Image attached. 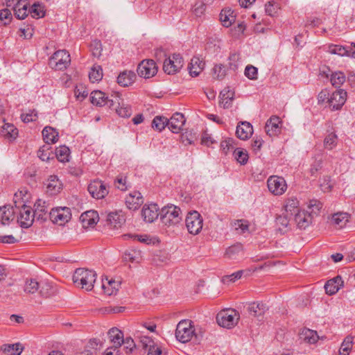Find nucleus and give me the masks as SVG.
<instances>
[{"instance_id": "1", "label": "nucleus", "mask_w": 355, "mask_h": 355, "mask_svg": "<svg viewBox=\"0 0 355 355\" xmlns=\"http://www.w3.org/2000/svg\"><path fill=\"white\" fill-rule=\"evenodd\" d=\"M96 273L93 270L78 268L73 275V283L86 291H91L96 282Z\"/></svg>"}, {"instance_id": "2", "label": "nucleus", "mask_w": 355, "mask_h": 355, "mask_svg": "<svg viewBox=\"0 0 355 355\" xmlns=\"http://www.w3.org/2000/svg\"><path fill=\"white\" fill-rule=\"evenodd\" d=\"M159 214L162 223L167 227L178 225L182 218L181 209L173 205L163 207Z\"/></svg>"}, {"instance_id": "3", "label": "nucleus", "mask_w": 355, "mask_h": 355, "mask_svg": "<svg viewBox=\"0 0 355 355\" xmlns=\"http://www.w3.org/2000/svg\"><path fill=\"white\" fill-rule=\"evenodd\" d=\"M121 96L119 93L114 94L109 98L107 96L101 91H93L90 94V101L93 105L102 107L107 105L113 107L115 104L120 105Z\"/></svg>"}, {"instance_id": "4", "label": "nucleus", "mask_w": 355, "mask_h": 355, "mask_svg": "<svg viewBox=\"0 0 355 355\" xmlns=\"http://www.w3.org/2000/svg\"><path fill=\"white\" fill-rule=\"evenodd\" d=\"M240 315L239 313L232 309L222 310L216 316L218 324L225 328L231 329L239 322Z\"/></svg>"}, {"instance_id": "5", "label": "nucleus", "mask_w": 355, "mask_h": 355, "mask_svg": "<svg viewBox=\"0 0 355 355\" xmlns=\"http://www.w3.org/2000/svg\"><path fill=\"white\" fill-rule=\"evenodd\" d=\"M194 327L189 320H182L177 325L175 337L181 343H187L191 340L194 335Z\"/></svg>"}, {"instance_id": "6", "label": "nucleus", "mask_w": 355, "mask_h": 355, "mask_svg": "<svg viewBox=\"0 0 355 355\" xmlns=\"http://www.w3.org/2000/svg\"><path fill=\"white\" fill-rule=\"evenodd\" d=\"M185 223L188 232L193 235L198 234L202 229V218L196 211H191L187 214Z\"/></svg>"}, {"instance_id": "7", "label": "nucleus", "mask_w": 355, "mask_h": 355, "mask_svg": "<svg viewBox=\"0 0 355 355\" xmlns=\"http://www.w3.org/2000/svg\"><path fill=\"white\" fill-rule=\"evenodd\" d=\"M71 62L70 55L65 50H59L53 53L50 59L49 64L56 70L65 69Z\"/></svg>"}, {"instance_id": "8", "label": "nucleus", "mask_w": 355, "mask_h": 355, "mask_svg": "<svg viewBox=\"0 0 355 355\" xmlns=\"http://www.w3.org/2000/svg\"><path fill=\"white\" fill-rule=\"evenodd\" d=\"M184 60L180 54L174 53L166 58L163 64V70L168 74H175L183 67Z\"/></svg>"}, {"instance_id": "9", "label": "nucleus", "mask_w": 355, "mask_h": 355, "mask_svg": "<svg viewBox=\"0 0 355 355\" xmlns=\"http://www.w3.org/2000/svg\"><path fill=\"white\" fill-rule=\"evenodd\" d=\"M50 218L54 223L64 225L71 218V209L67 207L53 208L50 212Z\"/></svg>"}, {"instance_id": "10", "label": "nucleus", "mask_w": 355, "mask_h": 355, "mask_svg": "<svg viewBox=\"0 0 355 355\" xmlns=\"http://www.w3.org/2000/svg\"><path fill=\"white\" fill-rule=\"evenodd\" d=\"M268 190L275 196L284 194L287 189L286 180L280 176L272 175L267 180Z\"/></svg>"}, {"instance_id": "11", "label": "nucleus", "mask_w": 355, "mask_h": 355, "mask_svg": "<svg viewBox=\"0 0 355 355\" xmlns=\"http://www.w3.org/2000/svg\"><path fill=\"white\" fill-rule=\"evenodd\" d=\"M157 72V67L153 60H144L137 67L138 75L144 78L153 77Z\"/></svg>"}, {"instance_id": "12", "label": "nucleus", "mask_w": 355, "mask_h": 355, "mask_svg": "<svg viewBox=\"0 0 355 355\" xmlns=\"http://www.w3.org/2000/svg\"><path fill=\"white\" fill-rule=\"evenodd\" d=\"M347 99V92L340 89L333 92L328 98L327 103L332 110H340Z\"/></svg>"}, {"instance_id": "13", "label": "nucleus", "mask_w": 355, "mask_h": 355, "mask_svg": "<svg viewBox=\"0 0 355 355\" xmlns=\"http://www.w3.org/2000/svg\"><path fill=\"white\" fill-rule=\"evenodd\" d=\"M87 190L90 195L96 199L104 198L108 193V190L103 182L98 180H95L88 185Z\"/></svg>"}, {"instance_id": "14", "label": "nucleus", "mask_w": 355, "mask_h": 355, "mask_svg": "<svg viewBox=\"0 0 355 355\" xmlns=\"http://www.w3.org/2000/svg\"><path fill=\"white\" fill-rule=\"evenodd\" d=\"M34 217L31 207L24 205L19 211L17 221L21 227L27 228L32 225Z\"/></svg>"}, {"instance_id": "15", "label": "nucleus", "mask_w": 355, "mask_h": 355, "mask_svg": "<svg viewBox=\"0 0 355 355\" xmlns=\"http://www.w3.org/2000/svg\"><path fill=\"white\" fill-rule=\"evenodd\" d=\"M282 120L277 116H272L266 122L265 131L270 137H275L281 132Z\"/></svg>"}, {"instance_id": "16", "label": "nucleus", "mask_w": 355, "mask_h": 355, "mask_svg": "<svg viewBox=\"0 0 355 355\" xmlns=\"http://www.w3.org/2000/svg\"><path fill=\"white\" fill-rule=\"evenodd\" d=\"M293 219L299 229L304 230L312 223L311 215L304 210H300L293 216Z\"/></svg>"}, {"instance_id": "17", "label": "nucleus", "mask_w": 355, "mask_h": 355, "mask_svg": "<svg viewBox=\"0 0 355 355\" xmlns=\"http://www.w3.org/2000/svg\"><path fill=\"white\" fill-rule=\"evenodd\" d=\"M46 192L51 195H56L62 189V184L56 175H50L44 182Z\"/></svg>"}, {"instance_id": "18", "label": "nucleus", "mask_w": 355, "mask_h": 355, "mask_svg": "<svg viewBox=\"0 0 355 355\" xmlns=\"http://www.w3.org/2000/svg\"><path fill=\"white\" fill-rule=\"evenodd\" d=\"M125 218L121 211H112L107 214V223L110 228H120L125 223Z\"/></svg>"}, {"instance_id": "19", "label": "nucleus", "mask_w": 355, "mask_h": 355, "mask_svg": "<svg viewBox=\"0 0 355 355\" xmlns=\"http://www.w3.org/2000/svg\"><path fill=\"white\" fill-rule=\"evenodd\" d=\"M185 121L184 115L176 112L168 119V128L173 133H178L182 130Z\"/></svg>"}, {"instance_id": "20", "label": "nucleus", "mask_w": 355, "mask_h": 355, "mask_svg": "<svg viewBox=\"0 0 355 355\" xmlns=\"http://www.w3.org/2000/svg\"><path fill=\"white\" fill-rule=\"evenodd\" d=\"M99 217L97 211L89 210L83 213L80 216V221L84 228L93 227L98 221Z\"/></svg>"}, {"instance_id": "21", "label": "nucleus", "mask_w": 355, "mask_h": 355, "mask_svg": "<svg viewBox=\"0 0 355 355\" xmlns=\"http://www.w3.org/2000/svg\"><path fill=\"white\" fill-rule=\"evenodd\" d=\"M159 207L156 204L146 205L144 206L141 215L145 221L148 223L153 222L158 218Z\"/></svg>"}, {"instance_id": "22", "label": "nucleus", "mask_w": 355, "mask_h": 355, "mask_svg": "<svg viewBox=\"0 0 355 355\" xmlns=\"http://www.w3.org/2000/svg\"><path fill=\"white\" fill-rule=\"evenodd\" d=\"M143 198L140 192L135 191L125 198V203L128 209L135 210L143 203Z\"/></svg>"}, {"instance_id": "23", "label": "nucleus", "mask_w": 355, "mask_h": 355, "mask_svg": "<svg viewBox=\"0 0 355 355\" xmlns=\"http://www.w3.org/2000/svg\"><path fill=\"white\" fill-rule=\"evenodd\" d=\"M121 286V281L115 279H105L102 280V288L105 294L107 295H114L117 293Z\"/></svg>"}, {"instance_id": "24", "label": "nucleus", "mask_w": 355, "mask_h": 355, "mask_svg": "<svg viewBox=\"0 0 355 355\" xmlns=\"http://www.w3.org/2000/svg\"><path fill=\"white\" fill-rule=\"evenodd\" d=\"M252 125L249 122H241L236 127V134L240 139H248L252 135Z\"/></svg>"}, {"instance_id": "25", "label": "nucleus", "mask_w": 355, "mask_h": 355, "mask_svg": "<svg viewBox=\"0 0 355 355\" xmlns=\"http://www.w3.org/2000/svg\"><path fill=\"white\" fill-rule=\"evenodd\" d=\"M284 213L290 215L291 216H294L296 212L300 210V202L295 197H289L284 201Z\"/></svg>"}, {"instance_id": "26", "label": "nucleus", "mask_w": 355, "mask_h": 355, "mask_svg": "<svg viewBox=\"0 0 355 355\" xmlns=\"http://www.w3.org/2000/svg\"><path fill=\"white\" fill-rule=\"evenodd\" d=\"M248 312L254 317L262 316L268 310V307L263 302H252L248 305Z\"/></svg>"}, {"instance_id": "27", "label": "nucleus", "mask_w": 355, "mask_h": 355, "mask_svg": "<svg viewBox=\"0 0 355 355\" xmlns=\"http://www.w3.org/2000/svg\"><path fill=\"white\" fill-rule=\"evenodd\" d=\"M205 63L198 57H193L191 60L190 64L189 66V73L191 76H198L200 72L203 70Z\"/></svg>"}, {"instance_id": "28", "label": "nucleus", "mask_w": 355, "mask_h": 355, "mask_svg": "<svg viewBox=\"0 0 355 355\" xmlns=\"http://www.w3.org/2000/svg\"><path fill=\"white\" fill-rule=\"evenodd\" d=\"M236 19V15L231 8L223 9L220 13V20L225 27H230Z\"/></svg>"}, {"instance_id": "29", "label": "nucleus", "mask_w": 355, "mask_h": 355, "mask_svg": "<svg viewBox=\"0 0 355 355\" xmlns=\"http://www.w3.org/2000/svg\"><path fill=\"white\" fill-rule=\"evenodd\" d=\"M28 3L26 0L17 1L16 4L13 6V10L16 17L19 19H23L28 14Z\"/></svg>"}, {"instance_id": "30", "label": "nucleus", "mask_w": 355, "mask_h": 355, "mask_svg": "<svg viewBox=\"0 0 355 355\" xmlns=\"http://www.w3.org/2000/svg\"><path fill=\"white\" fill-rule=\"evenodd\" d=\"M220 104L225 108L227 109L231 107L234 98V92L229 88H225L220 94Z\"/></svg>"}, {"instance_id": "31", "label": "nucleus", "mask_w": 355, "mask_h": 355, "mask_svg": "<svg viewBox=\"0 0 355 355\" xmlns=\"http://www.w3.org/2000/svg\"><path fill=\"white\" fill-rule=\"evenodd\" d=\"M1 135L9 141L15 139L18 135V130L12 123H4L1 127Z\"/></svg>"}, {"instance_id": "32", "label": "nucleus", "mask_w": 355, "mask_h": 355, "mask_svg": "<svg viewBox=\"0 0 355 355\" xmlns=\"http://www.w3.org/2000/svg\"><path fill=\"white\" fill-rule=\"evenodd\" d=\"M108 336L110 341L113 343V347L118 349L123 343V334L117 328H112L108 331Z\"/></svg>"}, {"instance_id": "33", "label": "nucleus", "mask_w": 355, "mask_h": 355, "mask_svg": "<svg viewBox=\"0 0 355 355\" xmlns=\"http://www.w3.org/2000/svg\"><path fill=\"white\" fill-rule=\"evenodd\" d=\"M44 141L47 145L55 144L58 140V132L51 126H46L42 130Z\"/></svg>"}, {"instance_id": "34", "label": "nucleus", "mask_w": 355, "mask_h": 355, "mask_svg": "<svg viewBox=\"0 0 355 355\" xmlns=\"http://www.w3.org/2000/svg\"><path fill=\"white\" fill-rule=\"evenodd\" d=\"M136 78L135 73L132 71H124L119 73L117 77V83L123 87H128L132 85Z\"/></svg>"}, {"instance_id": "35", "label": "nucleus", "mask_w": 355, "mask_h": 355, "mask_svg": "<svg viewBox=\"0 0 355 355\" xmlns=\"http://www.w3.org/2000/svg\"><path fill=\"white\" fill-rule=\"evenodd\" d=\"M291 218H293V216L286 213H283L276 218V225L280 232L284 233L287 232L291 225Z\"/></svg>"}, {"instance_id": "36", "label": "nucleus", "mask_w": 355, "mask_h": 355, "mask_svg": "<svg viewBox=\"0 0 355 355\" xmlns=\"http://www.w3.org/2000/svg\"><path fill=\"white\" fill-rule=\"evenodd\" d=\"M24 347L20 343L4 344L1 346V350L8 355H20Z\"/></svg>"}, {"instance_id": "37", "label": "nucleus", "mask_w": 355, "mask_h": 355, "mask_svg": "<svg viewBox=\"0 0 355 355\" xmlns=\"http://www.w3.org/2000/svg\"><path fill=\"white\" fill-rule=\"evenodd\" d=\"M15 211L11 206H3L0 207V223L6 225L14 219Z\"/></svg>"}, {"instance_id": "38", "label": "nucleus", "mask_w": 355, "mask_h": 355, "mask_svg": "<svg viewBox=\"0 0 355 355\" xmlns=\"http://www.w3.org/2000/svg\"><path fill=\"white\" fill-rule=\"evenodd\" d=\"M243 254L242 244L238 243L226 249L225 257L231 259H236Z\"/></svg>"}, {"instance_id": "39", "label": "nucleus", "mask_w": 355, "mask_h": 355, "mask_svg": "<svg viewBox=\"0 0 355 355\" xmlns=\"http://www.w3.org/2000/svg\"><path fill=\"white\" fill-rule=\"evenodd\" d=\"M111 109L115 110L116 114L123 118L129 117L132 114V110L130 107L128 105H125L122 98L120 100V105L115 104L113 107H110Z\"/></svg>"}, {"instance_id": "40", "label": "nucleus", "mask_w": 355, "mask_h": 355, "mask_svg": "<svg viewBox=\"0 0 355 355\" xmlns=\"http://www.w3.org/2000/svg\"><path fill=\"white\" fill-rule=\"evenodd\" d=\"M348 222V214L337 213L332 216L331 223L338 228L343 227Z\"/></svg>"}, {"instance_id": "41", "label": "nucleus", "mask_w": 355, "mask_h": 355, "mask_svg": "<svg viewBox=\"0 0 355 355\" xmlns=\"http://www.w3.org/2000/svg\"><path fill=\"white\" fill-rule=\"evenodd\" d=\"M300 335L301 339L309 343H315L318 340L317 332L309 329H303Z\"/></svg>"}, {"instance_id": "42", "label": "nucleus", "mask_w": 355, "mask_h": 355, "mask_svg": "<svg viewBox=\"0 0 355 355\" xmlns=\"http://www.w3.org/2000/svg\"><path fill=\"white\" fill-rule=\"evenodd\" d=\"M340 277H336L329 280L324 285L326 293L329 295H333L337 293L340 288Z\"/></svg>"}, {"instance_id": "43", "label": "nucleus", "mask_w": 355, "mask_h": 355, "mask_svg": "<svg viewBox=\"0 0 355 355\" xmlns=\"http://www.w3.org/2000/svg\"><path fill=\"white\" fill-rule=\"evenodd\" d=\"M98 344L97 339H92L86 345L85 349L76 355H94L98 350Z\"/></svg>"}, {"instance_id": "44", "label": "nucleus", "mask_w": 355, "mask_h": 355, "mask_svg": "<svg viewBox=\"0 0 355 355\" xmlns=\"http://www.w3.org/2000/svg\"><path fill=\"white\" fill-rule=\"evenodd\" d=\"M354 343V337L351 335L345 337L341 344V347L339 350V355H349Z\"/></svg>"}, {"instance_id": "45", "label": "nucleus", "mask_w": 355, "mask_h": 355, "mask_svg": "<svg viewBox=\"0 0 355 355\" xmlns=\"http://www.w3.org/2000/svg\"><path fill=\"white\" fill-rule=\"evenodd\" d=\"M38 157L44 161L49 162L51 159L53 158V153L51 150V146L49 145H44L37 151Z\"/></svg>"}, {"instance_id": "46", "label": "nucleus", "mask_w": 355, "mask_h": 355, "mask_svg": "<svg viewBox=\"0 0 355 355\" xmlns=\"http://www.w3.org/2000/svg\"><path fill=\"white\" fill-rule=\"evenodd\" d=\"M28 13H30L33 18H42L45 15L44 8L42 4L39 3H35L28 9Z\"/></svg>"}, {"instance_id": "47", "label": "nucleus", "mask_w": 355, "mask_h": 355, "mask_svg": "<svg viewBox=\"0 0 355 355\" xmlns=\"http://www.w3.org/2000/svg\"><path fill=\"white\" fill-rule=\"evenodd\" d=\"M40 294L44 297H49L54 295L55 289L49 282H41L39 288Z\"/></svg>"}, {"instance_id": "48", "label": "nucleus", "mask_w": 355, "mask_h": 355, "mask_svg": "<svg viewBox=\"0 0 355 355\" xmlns=\"http://www.w3.org/2000/svg\"><path fill=\"white\" fill-rule=\"evenodd\" d=\"M345 80V75L341 71H336L331 75L330 81L335 87H340Z\"/></svg>"}, {"instance_id": "49", "label": "nucleus", "mask_w": 355, "mask_h": 355, "mask_svg": "<svg viewBox=\"0 0 355 355\" xmlns=\"http://www.w3.org/2000/svg\"><path fill=\"white\" fill-rule=\"evenodd\" d=\"M103 78V69L100 65H94L89 73V78L91 82L96 83L100 81Z\"/></svg>"}, {"instance_id": "50", "label": "nucleus", "mask_w": 355, "mask_h": 355, "mask_svg": "<svg viewBox=\"0 0 355 355\" xmlns=\"http://www.w3.org/2000/svg\"><path fill=\"white\" fill-rule=\"evenodd\" d=\"M337 142V135L334 132H331L328 134L324 139V147L327 150H332L336 146Z\"/></svg>"}, {"instance_id": "51", "label": "nucleus", "mask_w": 355, "mask_h": 355, "mask_svg": "<svg viewBox=\"0 0 355 355\" xmlns=\"http://www.w3.org/2000/svg\"><path fill=\"white\" fill-rule=\"evenodd\" d=\"M168 119L164 116H157L154 118L152 122V126L154 129L162 131L168 126Z\"/></svg>"}, {"instance_id": "52", "label": "nucleus", "mask_w": 355, "mask_h": 355, "mask_svg": "<svg viewBox=\"0 0 355 355\" xmlns=\"http://www.w3.org/2000/svg\"><path fill=\"white\" fill-rule=\"evenodd\" d=\"M69 148L66 146H60L55 151L56 157L61 162L69 161Z\"/></svg>"}, {"instance_id": "53", "label": "nucleus", "mask_w": 355, "mask_h": 355, "mask_svg": "<svg viewBox=\"0 0 355 355\" xmlns=\"http://www.w3.org/2000/svg\"><path fill=\"white\" fill-rule=\"evenodd\" d=\"M40 284L35 279H27L24 285V291L26 293L33 294L39 291Z\"/></svg>"}, {"instance_id": "54", "label": "nucleus", "mask_w": 355, "mask_h": 355, "mask_svg": "<svg viewBox=\"0 0 355 355\" xmlns=\"http://www.w3.org/2000/svg\"><path fill=\"white\" fill-rule=\"evenodd\" d=\"M234 158L241 164H245L248 160V154L247 151L243 150L241 148H236L234 151Z\"/></svg>"}, {"instance_id": "55", "label": "nucleus", "mask_w": 355, "mask_h": 355, "mask_svg": "<svg viewBox=\"0 0 355 355\" xmlns=\"http://www.w3.org/2000/svg\"><path fill=\"white\" fill-rule=\"evenodd\" d=\"M42 201L39 200L35 204V210L33 212V214L35 217H37L38 219L44 220L46 218H44V216H46L47 210L46 209L44 205H41Z\"/></svg>"}, {"instance_id": "56", "label": "nucleus", "mask_w": 355, "mask_h": 355, "mask_svg": "<svg viewBox=\"0 0 355 355\" xmlns=\"http://www.w3.org/2000/svg\"><path fill=\"white\" fill-rule=\"evenodd\" d=\"M12 14L10 10L5 8L0 10V26L9 24L12 20Z\"/></svg>"}, {"instance_id": "57", "label": "nucleus", "mask_w": 355, "mask_h": 355, "mask_svg": "<svg viewBox=\"0 0 355 355\" xmlns=\"http://www.w3.org/2000/svg\"><path fill=\"white\" fill-rule=\"evenodd\" d=\"M328 52L331 54H336L340 56L349 55L348 51L343 46L330 45L328 47Z\"/></svg>"}, {"instance_id": "58", "label": "nucleus", "mask_w": 355, "mask_h": 355, "mask_svg": "<svg viewBox=\"0 0 355 355\" xmlns=\"http://www.w3.org/2000/svg\"><path fill=\"white\" fill-rule=\"evenodd\" d=\"M139 343L145 351H148L150 347H153L155 342L148 336H139Z\"/></svg>"}, {"instance_id": "59", "label": "nucleus", "mask_w": 355, "mask_h": 355, "mask_svg": "<svg viewBox=\"0 0 355 355\" xmlns=\"http://www.w3.org/2000/svg\"><path fill=\"white\" fill-rule=\"evenodd\" d=\"M232 226L239 233L243 234L248 230V224L246 220H239L232 223Z\"/></svg>"}, {"instance_id": "60", "label": "nucleus", "mask_w": 355, "mask_h": 355, "mask_svg": "<svg viewBox=\"0 0 355 355\" xmlns=\"http://www.w3.org/2000/svg\"><path fill=\"white\" fill-rule=\"evenodd\" d=\"M92 55L94 57L99 58L101 55L102 45L99 40H95L91 42L90 44Z\"/></svg>"}, {"instance_id": "61", "label": "nucleus", "mask_w": 355, "mask_h": 355, "mask_svg": "<svg viewBox=\"0 0 355 355\" xmlns=\"http://www.w3.org/2000/svg\"><path fill=\"white\" fill-rule=\"evenodd\" d=\"M141 257V252L139 250H130L125 252L124 257L125 260L134 262L138 261V259Z\"/></svg>"}, {"instance_id": "62", "label": "nucleus", "mask_w": 355, "mask_h": 355, "mask_svg": "<svg viewBox=\"0 0 355 355\" xmlns=\"http://www.w3.org/2000/svg\"><path fill=\"white\" fill-rule=\"evenodd\" d=\"M226 72L225 67L222 64L216 65L213 68V76L214 78L220 80L225 76Z\"/></svg>"}, {"instance_id": "63", "label": "nucleus", "mask_w": 355, "mask_h": 355, "mask_svg": "<svg viewBox=\"0 0 355 355\" xmlns=\"http://www.w3.org/2000/svg\"><path fill=\"white\" fill-rule=\"evenodd\" d=\"M37 118V113L35 110H29L28 112L21 115V119L24 123L34 121Z\"/></svg>"}, {"instance_id": "64", "label": "nucleus", "mask_w": 355, "mask_h": 355, "mask_svg": "<svg viewBox=\"0 0 355 355\" xmlns=\"http://www.w3.org/2000/svg\"><path fill=\"white\" fill-rule=\"evenodd\" d=\"M257 68L252 65H248L245 69V75L250 80H256L257 78Z\"/></svg>"}]
</instances>
